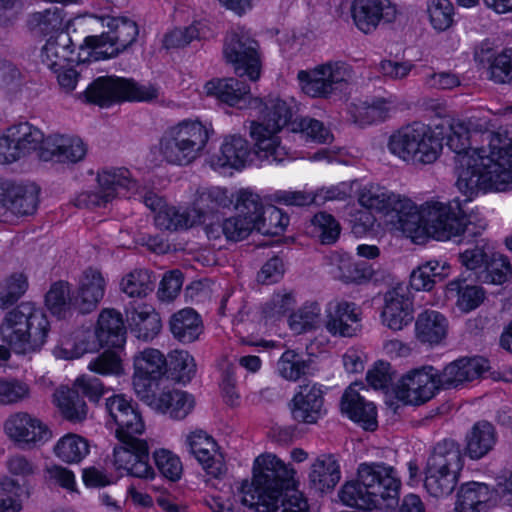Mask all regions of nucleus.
I'll return each instance as SVG.
<instances>
[{
	"mask_svg": "<svg viewBox=\"0 0 512 512\" xmlns=\"http://www.w3.org/2000/svg\"><path fill=\"white\" fill-rule=\"evenodd\" d=\"M141 401L153 411L174 420L186 418L195 406V400L191 394L170 386L159 387Z\"/></svg>",
	"mask_w": 512,
	"mask_h": 512,
	"instance_id": "bb28decb",
	"label": "nucleus"
},
{
	"mask_svg": "<svg viewBox=\"0 0 512 512\" xmlns=\"http://www.w3.org/2000/svg\"><path fill=\"white\" fill-rule=\"evenodd\" d=\"M87 145L81 138L67 134H51L45 138L39 156L44 161L74 164L82 161Z\"/></svg>",
	"mask_w": 512,
	"mask_h": 512,
	"instance_id": "c85d7f7f",
	"label": "nucleus"
},
{
	"mask_svg": "<svg viewBox=\"0 0 512 512\" xmlns=\"http://www.w3.org/2000/svg\"><path fill=\"white\" fill-rule=\"evenodd\" d=\"M5 188L3 195V213L15 215H30L35 212L38 202V189L35 185H22L2 182Z\"/></svg>",
	"mask_w": 512,
	"mask_h": 512,
	"instance_id": "4c0bfd02",
	"label": "nucleus"
},
{
	"mask_svg": "<svg viewBox=\"0 0 512 512\" xmlns=\"http://www.w3.org/2000/svg\"><path fill=\"white\" fill-rule=\"evenodd\" d=\"M362 321V308L355 302L334 299L325 306L323 326L332 337L353 338L358 336L363 329Z\"/></svg>",
	"mask_w": 512,
	"mask_h": 512,
	"instance_id": "6ab92c4d",
	"label": "nucleus"
},
{
	"mask_svg": "<svg viewBox=\"0 0 512 512\" xmlns=\"http://www.w3.org/2000/svg\"><path fill=\"white\" fill-rule=\"evenodd\" d=\"M439 377L440 371L430 365L412 369L400 378L396 397L407 405H422L442 389Z\"/></svg>",
	"mask_w": 512,
	"mask_h": 512,
	"instance_id": "f3484780",
	"label": "nucleus"
},
{
	"mask_svg": "<svg viewBox=\"0 0 512 512\" xmlns=\"http://www.w3.org/2000/svg\"><path fill=\"white\" fill-rule=\"evenodd\" d=\"M397 9L389 0H353L351 16L355 26L365 34L373 32L382 20L393 21Z\"/></svg>",
	"mask_w": 512,
	"mask_h": 512,
	"instance_id": "c756f323",
	"label": "nucleus"
},
{
	"mask_svg": "<svg viewBox=\"0 0 512 512\" xmlns=\"http://www.w3.org/2000/svg\"><path fill=\"white\" fill-rule=\"evenodd\" d=\"M107 279L97 268L85 269L78 278L74 305L81 314L94 311L105 296Z\"/></svg>",
	"mask_w": 512,
	"mask_h": 512,
	"instance_id": "7c9ffc66",
	"label": "nucleus"
},
{
	"mask_svg": "<svg viewBox=\"0 0 512 512\" xmlns=\"http://www.w3.org/2000/svg\"><path fill=\"white\" fill-rule=\"evenodd\" d=\"M45 306L52 315L58 318L70 317L75 305L69 282L59 280L52 283L45 295Z\"/></svg>",
	"mask_w": 512,
	"mask_h": 512,
	"instance_id": "8fccbe9b",
	"label": "nucleus"
},
{
	"mask_svg": "<svg viewBox=\"0 0 512 512\" xmlns=\"http://www.w3.org/2000/svg\"><path fill=\"white\" fill-rule=\"evenodd\" d=\"M53 453L64 463L77 464L90 453V445L83 436L67 433L57 440Z\"/></svg>",
	"mask_w": 512,
	"mask_h": 512,
	"instance_id": "3c124183",
	"label": "nucleus"
},
{
	"mask_svg": "<svg viewBox=\"0 0 512 512\" xmlns=\"http://www.w3.org/2000/svg\"><path fill=\"white\" fill-rule=\"evenodd\" d=\"M426 15L436 32L448 31L455 23V8L450 0H428Z\"/></svg>",
	"mask_w": 512,
	"mask_h": 512,
	"instance_id": "13d9d810",
	"label": "nucleus"
},
{
	"mask_svg": "<svg viewBox=\"0 0 512 512\" xmlns=\"http://www.w3.org/2000/svg\"><path fill=\"white\" fill-rule=\"evenodd\" d=\"M330 261V274L343 283L365 284L374 276V269L370 264L355 261L346 253H334Z\"/></svg>",
	"mask_w": 512,
	"mask_h": 512,
	"instance_id": "e433bc0d",
	"label": "nucleus"
},
{
	"mask_svg": "<svg viewBox=\"0 0 512 512\" xmlns=\"http://www.w3.org/2000/svg\"><path fill=\"white\" fill-rule=\"evenodd\" d=\"M126 356L124 347L107 349L97 357L93 358L87 369L93 373L103 376H122L125 374L124 358Z\"/></svg>",
	"mask_w": 512,
	"mask_h": 512,
	"instance_id": "864d4df0",
	"label": "nucleus"
},
{
	"mask_svg": "<svg viewBox=\"0 0 512 512\" xmlns=\"http://www.w3.org/2000/svg\"><path fill=\"white\" fill-rule=\"evenodd\" d=\"M452 273L451 264L444 258H433L421 263L410 276L411 287L417 291H430L436 281L447 278Z\"/></svg>",
	"mask_w": 512,
	"mask_h": 512,
	"instance_id": "79ce46f5",
	"label": "nucleus"
},
{
	"mask_svg": "<svg viewBox=\"0 0 512 512\" xmlns=\"http://www.w3.org/2000/svg\"><path fill=\"white\" fill-rule=\"evenodd\" d=\"M220 193L219 189L203 191L193 202L192 206L180 212L174 206H169L154 192H146L141 195L144 204L155 213V224L162 230L187 229L202 224L207 215L215 208L212 200L214 194Z\"/></svg>",
	"mask_w": 512,
	"mask_h": 512,
	"instance_id": "9d476101",
	"label": "nucleus"
},
{
	"mask_svg": "<svg viewBox=\"0 0 512 512\" xmlns=\"http://www.w3.org/2000/svg\"><path fill=\"white\" fill-rule=\"evenodd\" d=\"M462 467L461 453L455 444L451 441L439 443L427 461L425 489L435 498L450 495L458 482Z\"/></svg>",
	"mask_w": 512,
	"mask_h": 512,
	"instance_id": "9b49d317",
	"label": "nucleus"
},
{
	"mask_svg": "<svg viewBox=\"0 0 512 512\" xmlns=\"http://www.w3.org/2000/svg\"><path fill=\"white\" fill-rule=\"evenodd\" d=\"M444 293L447 300H454L457 308L465 313L476 309L485 299L482 287L468 284L460 277L448 282Z\"/></svg>",
	"mask_w": 512,
	"mask_h": 512,
	"instance_id": "37998d69",
	"label": "nucleus"
},
{
	"mask_svg": "<svg viewBox=\"0 0 512 512\" xmlns=\"http://www.w3.org/2000/svg\"><path fill=\"white\" fill-rule=\"evenodd\" d=\"M260 198L249 190H241L236 200V215L224 220L221 225L226 239L239 241L246 238L257 227V210Z\"/></svg>",
	"mask_w": 512,
	"mask_h": 512,
	"instance_id": "5701e85b",
	"label": "nucleus"
},
{
	"mask_svg": "<svg viewBox=\"0 0 512 512\" xmlns=\"http://www.w3.org/2000/svg\"><path fill=\"white\" fill-rule=\"evenodd\" d=\"M448 329V319L435 310L421 312L415 321V337L423 344H440L446 338Z\"/></svg>",
	"mask_w": 512,
	"mask_h": 512,
	"instance_id": "ea45409f",
	"label": "nucleus"
},
{
	"mask_svg": "<svg viewBox=\"0 0 512 512\" xmlns=\"http://www.w3.org/2000/svg\"><path fill=\"white\" fill-rule=\"evenodd\" d=\"M212 127L198 119H184L168 127L158 149L167 163L185 166L200 157L209 140Z\"/></svg>",
	"mask_w": 512,
	"mask_h": 512,
	"instance_id": "6e6552de",
	"label": "nucleus"
},
{
	"mask_svg": "<svg viewBox=\"0 0 512 512\" xmlns=\"http://www.w3.org/2000/svg\"><path fill=\"white\" fill-rule=\"evenodd\" d=\"M52 402L60 414L68 421L81 422L86 419L88 406L81 399L78 392L67 387L60 386L52 396Z\"/></svg>",
	"mask_w": 512,
	"mask_h": 512,
	"instance_id": "09e8293b",
	"label": "nucleus"
},
{
	"mask_svg": "<svg viewBox=\"0 0 512 512\" xmlns=\"http://www.w3.org/2000/svg\"><path fill=\"white\" fill-rule=\"evenodd\" d=\"M224 56L239 76H247L251 81L260 78L261 63L257 43L247 33L232 32L225 42Z\"/></svg>",
	"mask_w": 512,
	"mask_h": 512,
	"instance_id": "aec40b11",
	"label": "nucleus"
},
{
	"mask_svg": "<svg viewBox=\"0 0 512 512\" xmlns=\"http://www.w3.org/2000/svg\"><path fill=\"white\" fill-rule=\"evenodd\" d=\"M105 347L95 328L80 327L70 335H63L53 349V355L58 359H78L87 353H96Z\"/></svg>",
	"mask_w": 512,
	"mask_h": 512,
	"instance_id": "2f4dec72",
	"label": "nucleus"
},
{
	"mask_svg": "<svg viewBox=\"0 0 512 512\" xmlns=\"http://www.w3.org/2000/svg\"><path fill=\"white\" fill-rule=\"evenodd\" d=\"M401 479L397 471L384 463H361L355 480L346 482L338 492L340 501L351 508L388 512L398 503Z\"/></svg>",
	"mask_w": 512,
	"mask_h": 512,
	"instance_id": "39448f33",
	"label": "nucleus"
},
{
	"mask_svg": "<svg viewBox=\"0 0 512 512\" xmlns=\"http://www.w3.org/2000/svg\"><path fill=\"white\" fill-rule=\"evenodd\" d=\"M309 483L319 492L332 490L341 478L340 466L331 455L318 457L311 465Z\"/></svg>",
	"mask_w": 512,
	"mask_h": 512,
	"instance_id": "a18cd8bd",
	"label": "nucleus"
},
{
	"mask_svg": "<svg viewBox=\"0 0 512 512\" xmlns=\"http://www.w3.org/2000/svg\"><path fill=\"white\" fill-rule=\"evenodd\" d=\"M358 203L380 213L391 229L415 243L428 237L448 241L460 236L467 228V216L458 202L448 204L429 201L417 206L410 198L375 183L355 186Z\"/></svg>",
	"mask_w": 512,
	"mask_h": 512,
	"instance_id": "f03ea898",
	"label": "nucleus"
},
{
	"mask_svg": "<svg viewBox=\"0 0 512 512\" xmlns=\"http://www.w3.org/2000/svg\"><path fill=\"white\" fill-rule=\"evenodd\" d=\"M486 113L453 120L447 145L456 154V187L471 201L480 192L512 191V137L492 132Z\"/></svg>",
	"mask_w": 512,
	"mask_h": 512,
	"instance_id": "f257e3e1",
	"label": "nucleus"
},
{
	"mask_svg": "<svg viewBox=\"0 0 512 512\" xmlns=\"http://www.w3.org/2000/svg\"><path fill=\"white\" fill-rule=\"evenodd\" d=\"M153 462L160 474L170 481H178L183 473L180 457L166 448H157L152 453Z\"/></svg>",
	"mask_w": 512,
	"mask_h": 512,
	"instance_id": "69168bd1",
	"label": "nucleus"
},
{
	"mask_svg": "<svg viewBox=\"0 0 512 512\" xmlns=\"http://www.w3.org/2000/svg\"><path fill=\"white\" fill-rule=\"evenodd\" d=\"M107 424L115 426V437L144 434L145 421L137 405L125 394H113L105 399Z\"/></svg>",
	"mask_w": 512,
	"mask_h": 512,
	"instance_id": "4be33fe9",
	"label": "nucleus"
},
{
	"mask_svg": "<svg viewBox=\"0 0 512 512\" xmlns=\"http://www.w3.org/2000/svg\"><path fill=\"white\" fill-rule=\"evenodd\" d=\"M495 251L485 239H480L472 247L459 253V262L479 278L485 265Z\"/></svg>",
	"mask_w": 512,
	"mask_h": 512,
	"instance_id": "bf43d9fd",
	"label": "nucleus"
},
{
	"mask_svg": "<svg viewBox=\"0 0 512 512\" xmlns=\"http://www.w3.org/2000/svg\"><path fill=\"white\" fill-rule=\"evenodd\" d=\"M488 369V362L481 357L460 358L440 372L442 389L458 387L479 378Z\"/></svg>",
	"mask_w": 512,
	"mask_h": 512,
	"instance_id": "c9c22d12",
	"label": "nucleus"
},
{
	"mask_svg": "<svg viewBox=\"0 0 512 512\" xmlns=\"http://www.w3.org/2000/svg\"><path fill=\"white\" fill-rule=\"evenodd\" d=\"M289 329L294 334H304L314 331L321 324V306L316 301H307L287 318Z\"/></svg>",
	"mask_w": 512,
	"mask_h": 512,
	"instance_id": "603ef678",
	"label": "nucleus"
},
{
	"mask_svg": "<svg viewBox=\"0 0 512 512\" xmlns=\"http://www.w3.org/2000/svg\"><path fill=\"white\" fill-rule=\"evenodd\" d=\"M28 288V275L24 271H14L4 276L0 281V309L13 306Z\"/></svg>",
	"mask_w": 512,
	"mask_h": 512,
	"instance_id": "5fc2aeb1",
	"label": "nucleus"
},
{
	"mask_svg": "<svg viewBox=\"0 0 512 512\" xmlns=\"http://www.w3.org/2000/svg\"><path fill=\"white\" fill-rule=\"evenodd\" d=\"M204 92L231 107L256 111L259 120L251 123L250 137L253 140L254 155L261 164H278L291 159L278 133L298 109L294 98L269 96L264 101L252 97L250 86L235 78L212 79L205 83Z\"/></svg>",
	"mask_w": 512,
	"mask_h": 512,
	"instance_id": "20e7f679",
	"label": "nucleus"
},
{
	"mask_svg": "<svg viewBox=\"0 0 512 512\" xmlns=\"http://www.w3.org/2000/svg\"><path fill=\"white\" fill-rule=\"evenodd\" d=\"M289 129L293 133H300L304 138L320 144H327L333 140L330 130L317 119L296 118L289 123Z\"/></svg>",
	"mask_w": 512,
	"mask_h": 512,
	"instance_id": "052dcab7",
	"label": "nucleus"
},
{
	"mask_svg": "<svg viewBox=\"0 0 512 512\" xmlns=\"http://www.w3.org/2000/svg\"><path fill=\"white\" fill-rule=\"evenodd\" d=\"M496 441L493 425L487 421H479L466 435V454L473 460L481 459L494 448Z\"/></svg>",
	"mask_w": 512,
	"mask_h": 512,
	"instance_id": "49530a36",
	"label": "nucleus"
},
{
	"mask_svg": "<svg viewBox=\"0 0 512 512\" xmlns=\"http://www.w3.org/2000/svg\"><path fill=\"white\" fill-rule=\"evenodd\" d=\"M96 181L97 185L93 190H83L75 196L74 204L77 207L101 206L119 195L142 194L129 170L125 168L102 170L97 174Z\"/></svg>",
	"mask_w": 512,
	"mask_h": 512,
	"instance_id": "ddd939ff",
	"label": "nucleus"
},
{
	"mask_svg": "<svg viewBox=\"0 0 512 512\" xmlns=\"http://www.w3.org/2000/svg\"><path fill=\"white\" fill-rule=\"evenodd\" d=\"M167 373L178 383H189L196 373L194 357L186 350L170 351L167 355Z\"/></svg>",
	"mask_w": 512,
	"mask_h": 512,
	"instance_id": "4d7b16f0",
	"label": "nucleus"
},
{
	"mask_svg": "<svg viewBox=\"0 0 512 512\" xmlns=\"http://www.w3.org/2000/svg\"><path fill=\"white\" fill-rule=\"evenodd\" d=\"M296 305L293 292L285 289L274 293L262 307V319L265 325H275Z\"/></svg>",
	"mask_w": 512,
	"mask_h": 512,
	"instance_id": "6e6d98bb",
	"label": "nucleus"
},
{
	"mask_svg": "<svg viewBox=\"0 0 512 512\" xmlns=\"http://www.w3.org/2000/svg\"><path fill=\"white\" fill-rule=\"evenodd\" d=\"M289 223V218L279 208L268 206L263 209L262 204L257 210L256 230L264 235H279Z\"/></svg>",
	"mask_w": 512,
	"mask_h": 512,
	"instance_id": "680f3d73",
	"label": "nucleus"
},
{
	"mask_svg": "<svg viewBox=\"0 0 512 512\" xmlns=\"http://www.w3.org/2000/svg\"><path fill=\"white\" fill-rule=\"evenodd\" d=\"M95 330L105 347L122 348L126 344V329L120 312L103 309L97 319Z\"/></svg>",
	"mask_w": 512,
	"mask_h": 512,
	"instance_id": "a19ab883",
	"label": "nucleus"
},
{
	"mask_svg": "<svg viewBox=\"0 0 512 512\" xmlns=\"http://www.w3.org/2000/svg\"><path fill=\"white\" fill-rule=\"evenodd\" d=\"M250 156L248 141L240 135H230L224 138L219 152L211 157L210 162L212 168L219 172L240 170L247 165Z\"/></svg>",
	"mask_w": 512,
	"mask_h": 512,
	"instance_id": "f704fd0d",
	"label": "nucleus"
},
{
	"mask_svg": "<svg viewBox=\"0 0 512 512\" xmlns=\"http://www.w3.org/2000/svg\"><path fill=\"white\" fill-rule=\"evenodd\" d=\"M75 24L89 27L100 24L108 29L101 35L85 37V45L91 50L94 60L115 56L131 45L138 35L136 23L125 17L85 15L76 18Z\"/></svg>",
	"mask_w": 512,
	"mask_h": 512,
	"instance_id": "1a4fd4ad",
	"label": "nucleus"
},
{
	"mask_svg": "<svg viewBox=\"0 0 512 512\" xmlns=\"http://www.w3.org/2000/svg\"><path fill=\"white\" fill-rule=\"evenodd\" d=\"M380 318L381 323L394 332L401 331L412 323L414 303L404 287H394L384 294Z\"/></svg>",
	"mask_w": 512,
	"mask_h": 512,
	"instance_id": "cd10ccee",
	"label": "nucleus"
},
{
	"mask_svg": "<svg viewBox=\"0 0 512 512\" xmlns=\"http://www.w3.org/2000/svg\"><path fill=\"white\" fill-rule=\"evenodd\" d=\"M511 274L512 267L508 258L495 251L485 265L479 279L484 283L501 285L511 277Z\"/></svg>",
	"mask_w": 512,
	"mask_h": 512,
	"instance_id": "0e129e2a",
	"label": "nucleus"
},
{
	"mask_svg": "<svg viewBox=\"0 0 512 512\" xmlns=\"http://www.w3.org/2000/svg\"><path fill=\"white\" fill-rule=\"evenodd\" d=\"M185 445L207 475L220 478L227 468L216 441L203 430H194L185 436Z\"/></svg>",
	"mask_w": 512,
	"mask_h": 512,
	"instance_id": "393cba45",
	"label": "nucleus"
},
{
	"mask_svg": "<svg viewBox=\"0 0 512 512\" xmlns=\"http://www.w3.org/2000/svg\"><path fill=\"white\" fill-rule=\"evenodd\" d=\"M309 368V362L295 350H286L276 364L277 374L290 382H296L304 376Z\"/></svg>",
	"mask_w": 512,
	"mask_h": 512,
	"instance_id": "e2e57ef3",
	"label": "nucleus"
},
{
	"mask_svg": "<svg viewBox=\"0 0 512 512\" xmlns=\"http://www.w3.org/2000/svg\"><path fill=\"white\" fill-rule=\"evenodd\" d=\"M312 232L319 237L322 243H334L340 234V225L336 219L325 212L316 214L311 220Z\"/></svg>",
	"mask_w": 512,
	"mask_h": 512,
	"instance_id": "774afa93",
	"label": "nucleus"
},
{
	"mask_svg": "<svg viewBox=\"0 0 512 512\" xmlns=\"http://www.w3.org/2000/svg\"><path fill=\"white\" fill-rule=\"evenodd\" d=\"M128 323L136 337L146 341L155 338L162 327L159 314L148 304L134 308L128 316Z\"/></svg>",
	"mask_w": 512,
	"mask_h": 512,
	"instance_id": "de8ad7c7",
	"label": "nucleus"
},
{
	"mask_svg": "<svg viewBox=\"0 0 512 512\" xmlns=\"http://www.w3.org/2000/svg\"><path fill=\"white\" fill-rule=\"evenodd\" d=\"M350 65L342 61L327 62L310 70H301L297 79L301 90L308 96L328 97L342 89L352 78Z\"/></svg>",
	"mask_w": 512,
	"mask_h": 512,
	"instance_id": "4468645a",
	"label": "nucleus"
},
{
	"mask_svg": "<svg viewBox=\"0 0 512 512\" xmlns=\"http://www.w3.org/2000/svg\"><path fill=\"white\" fill-rule=\"evenodd\" d=\"M362 387L361 383H353L345 390L341 398V411L365 430L374 431L378 426L377 409L373 402L360 395Z\"/></svg>",
	"mask_w": 512,
	"mask_h": 512,
	"instance_id": "473e14b6",
	"label": "nucleus"
},
{
	"mask_svg": "<svg viewBox=\"0 0 512 512\" xmlns=\"http://www.w3.org/2000/svg\"><path fill=\"white\" fill-rule=\"evenodd\" d=\"M169 327L173 337L181 343H192L203 332L201 316L192 308H184L174 313Z\"/></svg>",
	"mask_w": 512,
	"mask_h": 512,
	"instance_id": "c03bdc74",
	"label": "nucleus"
},
{
	"mask_svg": "<svg viewBox=\"0 0 512 512\" xmlns=\"http://www.w3.org/2000/svg\"><path fill=\"white\" fill-rule=\"evenodd\" d=\"M120 287L129 297H145L153 290L151 274L147 270L136 269L122 278Z\"/></svg>",
	"mask_w": 512,
	"mask_h": 512,
	"instance_id": "338daca9",
	"label": "nucleus"
},
{
	"mask_svg": "<svg viewBox=\"0 0 512 512\" xmlns=\"http://www.w3.org/2000/svg\"><path fill=\"white\" fill-rule=\"evenodd\" d=\"M158 95L159 90L154 85H140L132 80L113 76L97 78L83 93L87 102L102 107L122 101H150Z\"/></svg>",
	"mask_w": 512,
	"mask_h": 512,
	"instance_id": "f8f14e48",
	"label": "nucleus"
},
{
	"mask_svg": "<svg viewBox=\"0 0 512 512\" xmlns=\"http://www.w3.org/2000/svg\"><path fill=\"white\" fill-rule=\"evenodd\" d=\"M143 434H131L126 438H117L119 445L113 449V466L122 473L132 477L153 480L156 476L149 463V445L140 438Z\"/></svg>",
	"mask_w": 512,
	"mask_h": 512,
	"instance_id": "2eb2a0df",
	"label": "nucleus"
},
{
	"mask_svg": "<svg viewBox=\"0 0 512 512\" xmlns=\"http://www.w3.org/2000/svg\"><path fill=\"white\" fill-rule=\"evenodd\" d=\"M167 373V357L158 349L145 348L133 358L132 388L142 400L161 387Z\"/></svg>",
	"mask_w": 512,
	"mask_h": 512,
	"instance_id": "a211bd4d",
	"label": "nucleus"
},
{
	"mask_svg": "<svg viewBox=\"0 0 512 512\" xmlns=\"http://www.w3.org/2000/svg\"><path fill=\"white\" fill-rule=\"evenodd\" d=\"M50 323L46 314L30 302L7 312L0 324L1 340L16 353L39 351L47 341Z\"/></svg>",
	"mask_w": 512,
	"mask_h": 512,
	"instance_id": "423d86ee",
	"label": "nucleus"
},
{
	"mask_svg": "<svg viewBox=\"0 0 512 512\" xmlns=\"http://www.w3.org/2000/svg\"><path fill=\"white\" fill-rule=\"evenodd\" d=\"M443 127L414 122L393 132L387 143L391 154L412 166L434 163L443 150Z\"/></svg>",
	"mask_w": 512,
	"mask_h": 512,
	"instance_id": "0eeeda50",
	"label": "nucleus"
},
{
	"mask_svg": "<svg viewBox=\"0 0 512 512\" xmlns=\"http://www.w3.org/2000/svg\"><path fill=\"white\" fill-rule=\"evenodd\" d=\"M296 471L271 452L258 455L251 468V478L243 479L235 490L206 499L212 512H239L241 504L257 512H310L305 494L296 488Z\"/></svg>",
	"mask_w": 512,
	"mask_h": 512,
	"instance_id": "7ed1b4c3",
	"label": "nucleus"
},
{
	"mask_svg": "<svg viewBox=\"0 0 512 512\" xmlns=\"http://www.w3.org/2000/svg\"><path fill=\"white\" fill-rule=\"evenodd\" d=\"M45 141L42 131L28 122L7 128L0 134V162L11 163L40 149Z\"/></svg>",
	"mask_w": 512,
	"mask_h": 512,
	"instance_id": "412c9836",
	"label": "nucleus"
},
{
	"mask_svg": "<svg viewBox=\"0 0 512 512\" xmlns=\"http://www.w3.org/2000/svg\"><path fill=\"white\" fill-rule=\"evenodd\" d=\"M399 107V101L394 95L378 96L369 101L354 105L350 111L355 123L367 125L385 120Z\"/></svg>",
	"mask_w": 512,
	"mask_h": 512,
	"instance_id": "58836bf2",
	"label": "nucleus"
},
{
	"mask_svg": "<svg viewBox=\"0 0 512 512\" xmlns=\"http://www.w3.org/2000/svg\"><path fill=\"white\" fill-rule=\"evenodd\" d=\"M3 433L11 443L24 450L39 448L53 437L41 418L26 411L9 414L3 422Z\"/></svg>",
	"mask_w": 512,
	"mask_h": 512,
	"instance_id": "dca6fc26",
	"label": "nucleus"
},
{
	"mask_svg": "<svg viewBox=\"0 0 512 512\" xmlns=\"http://www.w3.org/2000/svg\"><path fill=\"white\" fill-rule=\"evenodd\" d=\"M497 503V494L487 484L467 482L456 494L454 508L449 512H489Z\"/></svg>",
	"mask_w": 512,
	"mask_h": 512,
	"instance_id": "72a5a7b5",
	"label": "nucleus"
},
{
	"mask_svg": "<svg viewBox=\"0 0 512 512\" xmlns=\"http://www.w3.org/2000/svg\"><path fill=\"white\" fill-rule=\"evenodd\" d=\"M41 59L50 70L58 72L69 65L90 61L93 55L85 45V41L80 46L79 53L76 54L69 34L59 32L46 41L41 51Z\"/></svg>",
	"mask_w": 512,
	"mask_h": 512,
	"instance_id": "b1692460",
	"label": "nucleus"
},
{
	"mask_svg": "<svg viewBox=\"0 0 512 512\" xmlns=\"http://www.w3.org/2000/svg\"><path fill=\"white\" fill-rule=\"evenodd\" d=\"M323 386L308 382L297 387L289 403L292 418L300 423L315 424L326 414Z\"/></svg>",
	"mask_w": 512,
	"mask_h": 512,
	"instance_id": "a878e982",
	"label": "nucleus"
}]
</instances>
